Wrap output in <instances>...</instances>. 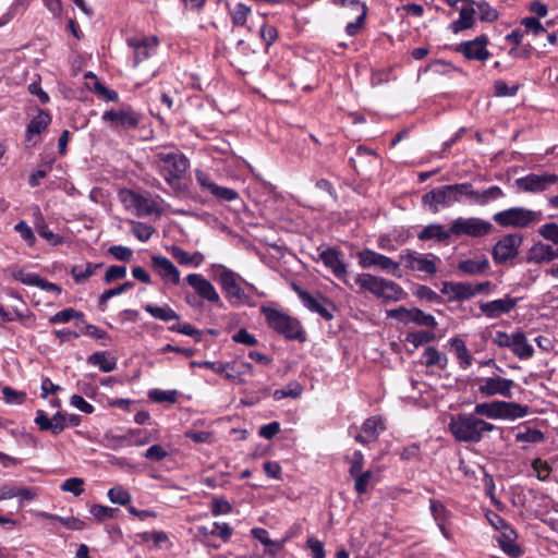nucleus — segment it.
Instances as JSON below:
<instances>
[{"mask_svg":"<svg viewBox=\"0 0 558 558\" xmlns=\"http://www.w3.org/2000/svg\"><path fill=\"white\" fill-rule=\"evenodd\" d=\"M448 429L459 442L478 444L485 434L495 430L496 426L474 413H459L450 417Z\"/></svg>","mask_w":558,"mask_h":558,"instance_id":"obj_1","label":"nucleus"},{"mask_svg":"<svg viewBox=\"0 0 558 558\" xmlns=\"http://www.w3.org/2000/svg\"><path fill=\"white\" fill-rule=\"evenodd\" d=\"M360 293L369 292L385 302H398L407 298V292L398 283L372 274H360L354 279Z\"/></svg>","mask_w":558,"mask_h":558,"instance_id":"obj_2","label":"nucleus"},{"mask_svg":"<svg viewBox=\"0 0 558 558\" xmlns=\"http://www.w3.org/2000/svg\"><path fill=\"white\" fill-rule=\"evenodd\" d=\"M544 215L541 210H533L526 207H510L496 213L493 220L504 228L529 229L543 221Z\"/></svg>","mask_w":558,"mask_h":558,"instance_id":"obj_3","label":"nucleus"},{"mask_svg":"<svg viewBox=\"0 0 558 558\" xmlns=\"http://www.w3.org/2000/svg\"><path fill=\"white\" fill-rule=\"evenodd\" d=\"M468 189L469 183L439 186L424 194L422 202L433 213H438L440 207H450L463 196L468 197Z\"/></svg>","mask_w":558,"mask_h":558,"instance_id":"obj_4","label":"nucleus"},{"mask_svg":"<svg viewBox=\"0 0 558 558\" xmlns=\"http://www.w3.org/2000/svg\"><path fill=\"white\" fill-rule=\"evenodd\" d=\"M260 312L265 316L268 326L276 332L284 336L287 339L304 341V331L296 318L265 305L260 307Z\"/></svg>","mask_w":558,"mask_h":558,"instance_id":"obj_5","label":"nucleus"},{"mask_svg":"<svg viewBox=\"0 0 558 558\" xmlns=\"http://www.w3.org/2000/svg\"><path fill=\"white\" fill-rule=\"evenodd\" d=\"M529 407L515 402L492 401L477 403L474 408L476 416H486L492 420H517L529 414Z\"/></svg>","mask_w":558,"mask_h":558,"instance_id":"obj_6","label":"nucleus"},{"mask_svg":"<svg viewBox=\"0 0 558 558\" xmlns=\"http://www.w3.org/2000/svg\"><path fill=\"white\" fill-rule=\"evenodd\" d=\"M155 166L166 182L173 186L189 168V159L181 153H157Z\"/></svg>","mask_w":558,"mask_h":558,"instance_id":"obj_7","label":"nucleus"},{"mask_svg":"<svg viewBox=\"0 0 558 558\" xmlns=\"http://www.w3.org/2000/svg\"><path fill=\"white\" fill-rule=\"evenodd\" d=\"M218 268L220 269V272L217 275L216 279L220 283L226 298L231 303H242L252 306L253 303L251 302L250 296L239 284V280H242L241 276L222 265H218Z\"/></svg>","mask_w":558,"mask_h":558,"instance_id":"obj_8","label":"nucleus"},{"mask_svg":"<svg viewBox=\"0 0 558 558\" xmlns=\"http://www.w3.org/2000/svg\"><path fill=\"white\" fill-rule=\"evenodd\" d=\"M359 259V265L366 269V268H379L388 274H391L392 276L397 278H401V269H400V263L395 262L390 257L379 254L375 251H372L369 248L357 252L356 254Z\"/></svg>","mask_w":558,"mask_h":558,"instance_id":"obj_9","label":"nucleus"},{"mask_svg":"<svg viewBox=\"0 0 558 558\" xmlns=\"http://www.w3.org/2000/svg\"><path fill=\"white\" fill-rule=\"evenodd\" d=\"M493 225L478 217L457 218L451 223L452 235L481 238L490 233Z\"/></svg>","mask_w":558,"mask_h":558,"instance_id":"obj_10","label":"nucleus"},{"mask_svg":"<svg viewBox=\"0 0 558 558\" xmlns=\"http://www.w3.org/2000/svg\"><path fill=\"white\" fill-rule=\"evenodd\" d=\"M553 185H558V175L548 172L530 173L514 181L517 190L524 193H543Z\"/></svg>","mask_w":558,"mask_h":558,"instance_id":"obj_11","label":"nucleus"},{"mask_svg":"<svg viewBox=\"0 0 558 558\" xmlns=\"http://www.w3.org/2000/svg\"><path fill=\"white\" fill-rule=\"evenodd\" d=\"M126 44L134 52V68L141 70V65L156 53L159 40L156 36L130 37L126 39Z\"/></svg>","mask_w":558,"mask_h":558,"instance_id":"obj_12","label":"nucleus"},{"mask_svg":"<svg viewBox=\"0 0 558 558\" xmlns=\"http://www.w3.org/2000/svg\"><path fill=\"white\" fill-rule=\"evenodd\" d=\"M523 238L519 233H510L499 240L493 247L492 254L496 264H504L519 254Z\"/></svg>","mask_w":558,"mask_h":558,"instance_id":"obj_13","label":"nucleus"},{"mask_svg":"<svg viewBox=\"0 0 558 558\" xmlns=\"http://www.w3.org/2000/svg\"><path fill=\"white\" fill-rule=\"evenodd\" d=\"M478 392L484 397L501 396L511 398L514 381L500 376L477 378Z\"/></svg>","mask_w":558,"mask_h":558,"instance_id":"obj_14","label":"nucleus"},{"mask_svg":"<svg viewBox=\"0 0 558 558\" xmlns=\"http://www.w3.org/2000/svg\"><path fill=\"white\" fill-rule=\"evenodd\" d=\"M519 299L512 298L509 294L502 299H496L488 302H478V308L481 313L488 319H497L502 315H507L512 312L518 305Z\"/></svg>","mask_w":558,"mask_h":558,"instance_id":"obj_15","label":"nucleus"},{"mask_svg":"<svg viewBox=\"0 0 558 558\" xmlns=\"http://www.w3.org/2000/svg\"><path fill=\"white\" fill-rule=\"evenodd\" d=\"M101 119L110 123L113 129L131 130L140 124V114L132 109L109 110L102 114Z\"/></svg>","mask_w":558,"mask_h":558,"instance_id":"obj_16","label":"nucleus"},{"mask_svg":"<svg viewBox=\"0 0 558 558\" xmlns=\"http://www.w3.org/2000/svg\"><path fill=\"white\" fill-rule=\"evenodd\" d=\"M341 252L333 247H328L319 253V259L324 263V265L331 270V272L341 280L349 288H352V284L347 278L348 275V266L340 258Z\"/></svg>","mask_w":558,"mask_h":558,"instance_id":"obj_17","label":"nucleus"},{"mask_svg":"<svg viewBox=\"0 0 558 558\" xmlns=\"http://www.w3.org/2000/svg\"><path fill=\"white\" fill-rule=\"evenodd\" d=\"M151 267L166 283L174 286L180 283V270L169 258L161 255H153Z\"/></svg>","mask_w":558,"mask_h":558,"instance_id":"obj_18","label":"nucleus"},{"mask_svg":"<svg viewBox=\"0 0 558 558\" xmlns=\"http://www.w3.org/2000/svg\"><path fill=\"white\" fill-rule=\"evenodd\" d=\"M186 282L195 290V292L204 300L214 304H220V296L213 283L199 274H190Z\"/></svg>","mask_w":558,"mask_h":558,"instance_id":"obj_19","label":"nucleus"},{"mask_svg":"<svg viewBox=\"0 0 558 558\" xmlns=\"http://www.w3.org/2000/svg\"><path fill=\"white\" fill-rule=\"evenodd\" d=\"M487 37L481 35L474 40L465 41L459 45L458 51L461 52L466 59L484 61L489 58V52L486 49Z\"/></svg>","mask_w":558,"mask_h":558,"instance_id":"obj_20","label":"nucleus"},{"mask_svg":"<svg viewBox=\"0 0 558 558\" xmlns=\"http://www.w3.org/2000/svg\"><path fill=\"white\" fill-rule=\"evenodd\" d=\"M385 429L386 426L380 416H371L363 423L361 433L355 436V441L362 445L374 442Z\"/></svg>","mask_w":558,"mask_h":558,"instance_id":"obj_21","label":"nucleus"},{"mask_svg":"<svg viewBox=\"0 0 558 558\" xmlns=\"http://www.w3.org/2000/svg\"><path fill=\"white\" fill-rule=\"evenodd\" d=\"M293 290L296 292L299 298L301 299L302 303L306 308H308L313 313H317L323 318L330 320L332 319L333 315L327 310V307L324 305V302H326V299H324L322 295L314 296L311 293L302 290L298 284H292Z\"/></svg>","mask_w":558,"mask_h":558,"instance_id":"obj_22","label":"nucleus"},{"mask_svg":"<svg viewBox=\"0 0 558 558\" xmlns=\"http://www.w3.org/2000/svg\"><path fill=\"white\" fill-rule=\"evenodd\" d=\"M440 292L447 295L449 302H462L472 299L473 291L470 282L445 281Z\"/></svg>","mask_w":558,"mask_h":558,"instance_id":"obj_23","label":"nucleus"},{"mask_svg":"<svg viewBox=\"0 0 558 558\" xmlns=\"http://www.w3.org/2000/svg\"><path fill=\"white\" fill-rule=\"evenodd\" d=\"M399 263L400 265L403 264L408 269L417 270L428 275H434L437 271L435 262L424 255H414L412 253L401 254Z\"/></svg>","mask_w":558,"mask_h":558,"instance_id":"obj_24","label":"nucleus"},{"mask_svg":"<svg viewBox=\"0 0 558 558\" xmlns=\"http://www.w3.org/2000/svg\"><path fill=\"white\" fill-rule=\"evenodd\" d=\"M558 258V247L542 242L535 243L527 252L526 262L533 264L549 263Z\"/></svg>","mask_w":558,"mask_h":558,"instance_id":"obj_25","label":"nucleus"},{"mask_svg":"<svg viewBox=\"0 0 558 558\" xmlns=\"http://www.w3.org/2000/svg\"><path fill=\"white\" fill-rule=\"evenodd\" d=\"M468 197L476 205L485 206L490 202L505 197V193L497 185L489 186L483 191H476L473 189L472 184L469 183Z\"/></svg>","mask_w":558,"mask_h":558,"instance_id":"obj_26","label":"nucleus"},{"mask_svg":"<svg viewBox=\"0 0 558 558\" xmlns=\"http://www.w3.org/2000/svg\"><path fill=\"white\" fill-rule=\"evenodd\" d=\"M489 268V260L484 255L475 258L460 260L457 266L458 271L466 276L483 275L486 274Z\"/></svg>","mask_w":558,"mask_h":558,"instance_id":"obj_27","label":"nucleus"},{"mask_svg":"<svg viewBox=\"0 0 558 558\" xmlns=\"http://www.w3.org/2000/svg\"><path fill=\"white\" fill-rule=\"evenodd\" d=\"M51 123V116L48 111L39 109L37 114L27 124L26 142H31L35 135H39Z\"/></svg>","mask_w":558,"mask_h":558,"instance_id":"obj_28","label":"nucleus"},{"mask_svg":"<svg viewBox=\"0 0 558 558\" xmlns=\"http://www.w3.org/2000/svg\"><path fill=\"white\" fill-rule=\"evenodd\" d=\"M510 350L520 360L531 359L534 354L533 347L527 342L526 336L522 331L512 333Z\"/></svg>","mask_w":558,"mask_h":558,"instance_id":"obj_29","label":"nucleus"},{"mask_svg":"<svg viewBox=\"0 0 558 558\" xmlns=\"http://www.w3.org/2000/svg\"><path fill=\"white\" fill-rule=\"evenodd\" d=\"M429 508L432 515L437 523V526L439 527L441 534L447 538H451L450 532L446 529V522L449 518V511L446 509V507L440 502L439 500L430 499L429 501Z\"/></svg>","mask_w":558,"mask_h":558,"instance_id":"obj_30","label":"nucleus"},{"mask_svg":"<svg viewBox=\"0 0 558 558\" xmlns=\"http://www.w3.org/2000/svg\"><path fill=\"white\" fill-rule=\"evenodd\" d=\"M517 534L514 530L510 526H505V530L501 533V537L499 538V545L504 553L512 558H518L522 555L521 548L514 544V539Z\"/></svg>","mask_w":558,"mask_h":558,"instance_id":"obj_31","label":"nucleus"},{"mask_svg":"<svg viewBox=\"0 0 558 558\" xmlns=\"http://www.w3.org/2000/svg\"><path fill=\"white\" fill-rule=\"evenodd\" d=\"M170 253L182 266L193 265L195 267H198L203 264L205 259L204 255L201 252L190 254L182 247L175 245L170 247Z\"/></svg>","mask_w":558,"mask_h":558,"instance_id":"obj_32","label":"nucleus"},{"mask_svg":"<svg viewBox=\"0 0 558 558\" xmlns=\"http://www.w3.org/2000/svg\"><path fill=\"white\" fill-rule=\"evenodd\" d=\"M468 3L469 5L460 10L459 19L451 24V28L454 33L470 28L474 23L475 1L470 0Z\"/></svg>","mask_w":558,"mask_h":558,"instance_id":"obj_33","label":"nucleus"},{"mask_svg":"<svg viewBox=\"0 0 558 558\" xmlns=\"http://www.w3.org/2000/svg\"><path fill=\"white\" fill-rule=\"evenodd\" d=\"M452 235L451 228L446 230L441 225H428L420 233L418 239L423 241L436 240L444 242Z\"/></svg>","mask_w":558,"mask_h":558,"instance_id":"obj_34","label":"nucleus"},{"mask_svg":"<svg viewBox=\"0 0 558 558\" xmlns=\"http://www.w3.org/2000/svg\"><path fill=\"white\" fill-rule=\"evenodd\" d=\"M117 439L126 441L131 446H144L155 439L153 434L146 429H130Z\"/></svg>","mask_w":558,"mask_h":558,"instance_id":"obj_35","label":"nucleus"},{"mask_svg":"<svg viewBox=\"0 0 558 558\" xmlns=\"http://www.w3.org/2000/svg\"><path fill=\"white\" fill-rule=\"evenodd\" d=\"M88 363L96 365L104 373H110L117 368V360L109 352H95L88 357Z\"/></svg>","mask_w":558,"mask_h":558,"instance_id":"obj_36","label":"nucleus"},{"mask_svg":"<svg viewBox=\"0 0 558 558\" xmlns=\"http://www.w3.org/2000/svg\"><path fill=\"white\" fill-rule=\"evenodd\" d=\"M144 310L149 313L155 319L161 322L179 320V314L172 310L169 305L158 306L154 304H146Z\"/></svg>","mask_w":558,"mask_h":558,"instance_id":"obj_37","label":"nucleus"},{"mask_svg":"<svg viewBox=\"0 0 558 558\" xmlns=\"http://www.w3.org/2000/svg\"><path fill=\"white\" fill-rule=\"evenodd\" d=\"M450 344L452 350L456 353L457 359L459 360V364L461 368L466 369L471 366L473 356L469 352L464 341L460 338H452L450 340Z\"/></svg>","mask_w":558,"mask_h":558,"instance_id":"obj_38","label":"nucleus"},{"mask_svg":"<svg viewBox=\"0 0 558 558\" xmlns=\"http://www.w3.org/2000/svg\"><path fill=\"white\" fill-rule=\"evenodd\" d=\"M423 356L425 357V365L427 367L437 366L439 369H445L447 367V355L437 350L435 347H427L424 350Z\"/></svg>","mask_w":558,"mask_h":558,"instance_id":"obj_39","label":"nucleus"},{"mask_svg":"<svg viewBox=\"0 0 558 558\" xmlns=\"http://www.w3.org/2000/svg\"><path fill=\"white\" fill-rule=\"evenodd\" d=\"M101 264H92L87 263L82 266H74L71 269V275L76 283H82L86 279H88L90 276L94 275L95 270L99 268Z\"/></svg>","mask_w":558,"mask_h":558,"instance_id":"obj_40","label":"nucleus"},{"mask_svg":"<svg viewBox=\"0 0 558 558\" xmlns=\"http://www.w3.org/2000/svg\"><path fill=\"white\" fill-rule=\"evenodd\" d=\"M303 392V387L298 381H292L282 389L274 391L272 397L275 400H281L284 398H299Z\"/></svg>","mask_w":558,"mask_h":558,"instance_id":"obj_41","label":"nucleus"},{"mask_svg":"<svg viewBox=\"0 0 558 558\" xmlns=\"http://www.w3.org/2000/svg\"><path fill=\"white\" fill-rule=\"evenodd\" d=\"M129 195L140 216H148L154 213V207L146 197L134 192H129Z\"/></svg>","mask_w":558,"mask_h":558,"instance_id":"obj_42","label":"nucleus"},{"mask_svg":"<svg viewBox=\"0 0 558 558\" xmlns=\"http://www.w3.org/2000/svg\"><path fill=\"white\" fill-rule=\"evenodd\" d=\"M409 322L415 323L418 326H426L435 328L437 326V322L435 317L430 314L424 313L420 308H412L409 316Z\"/></svg>","mask_w":558,"mask_h":558,"instance_id":"obj_43","label":"nucleus"},{"mask_svg":"<svg viewBox=\"0 0 558 558\" xmlns=\"http://www.w3.org/2000/svg\"><path fill=\"white\" fill-rule=\"evenodd\" d=\"M229 13L234 26H244L251 14V8L244 3H238L233 9L229 10Z\"/></svg>","mask_w":558,"mask_h":558,"instance_id":"obj_44","label":"nucleus"},{"mask_svg":"<svg viewBox=\"0 0 558 558\" xmlns=\"http://www.w3.org/2000/svg\"><path fill=\"white\" fill-rule=\"evenodd\" d=\"M41 515L47 519L58 520L62 525H64L65 527H68L70 530L80 531L85 527V522L78 518L59 517V515L50 514L47 512H43Z\"/></svg>","mask_w":558,"mask_h":558,"instance_id":"obj_45","label":"nucleus"},{"mask_svg":"<svg viewBox=\"0 0 558 558\" xmlns=\"http://www.w3.org/2000/svg\"><path fill=\"white\" fill-rule=\"evenodd\" d=\"M134 287V283L131 282V281H126L124 282L123 284H120L119 287H116L113 289H109L107 291H105L100 296H99V306L101 307V310L104 311L106 305H107V302L113 298V296H117V295H120L124 292H126L128 290L132 289Z\"/></svg>","mask_w":558,"mask_h":558,"instance_id":"obj_46","label":"nucleus"},{"mask_svg":"<svg viewBox=\"0 0 558 558\" xmlns=\"http://www.w3.org/2000/svg\"><path fill=\"white\" fill-rule=\"evenodd\" d=\"M435 339V335L433 331L420 330L409 332L407 335V341L412 343L414 348H418L424 343H428Z\"/></svg>","mask_w":558,"mask_h":558,"instance_id":"obj_47","label":"nucleus"},{"mask_svg":"<svg viewBox=\"0 0 558 558\" xmlns=\"http://www.w3.org/2000/svg\"><path fill=\"white\" fill-rule=\"evenodd\" d=\"M155 232V228L150 225L133 221L132 222V233L141 241L146 242L150 239L153 233Z\"/></svg>","mask_w":558,"mask_h":558,"instance_id":"obj_48","label":"nucleus"},{"mask_svg":"<svg viewBox=\"0 0 558 558\" xmlns=\"http://www.w3.org/2000/svg\"><path fill=\"white\" fill-rule=\"evenodd\" d=\"M191 366L211 369L216 374H223L229 368L233 369V367L231 366L230 363L211 362V361H193L191 363Z\"/></svg>","mask_w":558,"mask_h":558,"instance_id":"obj_49","label":"nucleus"},{"mask_svg":"<svg viewBox=\"0 0 558 558\" xmlns=\"http://www.w3.org/2000/svg\"><path fill=\"white\" fill-rule=\"evenodd\" d=\"M352 477L355 478L354 482V489L360 494H364L367 492V488L374 477V474L372 471H362L357 474L352 475Z\"/></svg>","mask_w":558,"mask_h":558,"instance_id":"obj_50","label":"nucleus"},{"mask_svg":"<svg viewBox=\"0 0 558 558\" xmlns=\"http://www.w3.org/2000/svg\"><path fill=\"white\" fill-rule=\"evenodd\" d=\"M108 498L112 504L121 506H126L131 501L130 493L120 486L110 488L108 492Z\"/></svg>","mask_w":558,"mask_h":558,"instance_id":"obj_51","label":"nucleus"},{"mask_svg":"<svg viewBox=\"0 0 558 558\" xmlns=\"http://www.w3.org/2000/svg\"><path fill=\"white\" fill-rule=\"evenodd\" d=\"M119 511L117 508H110L101 505H93L90 507V514L98 521H105L106 519L113 518Z\"/></svg>","mask_w":558,"mask_h":558,"instance_id":"obj_52","label":"nucleus"},{"mask_svg":"<svg viewBox=\"0 0 558 558\" xmlns=\"http://www.w3.org/2000/svg\"><path fill=\"white\" fill-rule=\"evenodd\" d=\"M149 399L155 402H169L174 403L177 401V391L175 390H160L154 389L148 393Z\"/></svg>","mask_w":558,"mask_h":558,"instance_id":"obj_53","label":"nucleus"},{"mask_svg":"<svg viewBox=\"0 0 558 558\" xmlns=\"http://www.w3.org/2000/svg\"><path fill=\"white\" fill-rule=\"evenodd\" d=\"M84 480L80 477H70L61 484V489L66 493H72L74 496H80L84 492Z\"/></svg>","mask_w":558,"mask_h":558,"instance_id":"obj_54","label":"nucleus"},{"mask_svg":"<svg viewBox=\"0 0 558 558\" xmlns=\"http://www.w3.org/2000/svg\"><path fill=\"white\" fill-rule=\"evenodd\" d=\"M481 21L494 22L498 19V12L486 1L475 2Z\"/></svg>","mask_w":558,"mask_h":558,"instance_id":"obj_55","label":"nucleus"},{"mask_svg":"<svg viewBox=\"0 0 558 558\" xmlns=\"http://www.w3.org/2000/svg\"><path fill=\"white\" fill-rule=\"evenodd\" d=\"M82 317H83L82 312H77L73 308H65L63 311L56 313L53 316H51L50 323H52V324L68 323L73 318H82Z\"/></svg>","mask_w":558,"mask_h":558,"instance_id":"obj_56","label":"nucleus"},{"mask_svg":"<svg viewBox=\"0 0 558 558\" xmlns=\"http://www.w3.org/2000/svg\"><path fill=\"white\" fill-rule=\"evenodd\" d=\"M518 442H532L537 444L544 440V434L538 429H527L515 435Z\"/></svg>","mask_w":558,"mask_h":558,"instance_id":"obj_57","label":"nucleus"},{"mask_svg":"<svg viewBox=\"0 0 558 558\" xmlns=\"http://www.w3.org/2000/svg\"><path fill=\"white\" fill-rule=\"evenodd\" d=\"M413 294L416 298L422 299V300H427L429 302H435V303H441V298L433 289H430L427 286H417L414 289Z\"/></svg>","mask_w":558,"mask_h":558,"instance_id":"obj_58","label":"nucleus"},{"mask_svg":"<svg viewBox=\"0 0 558 558\" xmlns=\"http://www.w3.org/2000/svg\"><path fill=\"white\" fill-rule=\"evenodd\" d=\"M539 235L545 240L558 245V225L555 222L545 223L538 229Z\"/></svg>","mask_w":558,"mask_h":558,"instance_id":"obj_59","label":"nucleus"},{"mask_svg":"<svg viewBox=\"0 0 558 558\" xmlns=\"http://www.w3.org/2000/svg\"><path fill=\"white\" fill-rule=\"evenodd\" d=\"M38 234L47 240L51 245H59L62 242V238L54 234L44 221L36 226Z\"/></svg>","mask_w":558,"mask_h":558,"instance_id":"obj_60","label":"nucleus"},{"mask_svg":"<svg viewBox=\"0 0 558 558\" xmlns=\"http://www.w3.org/2000/svg\"><path fill=\"white\" fill-rule=\"evenodd\" d=\"M3 399L7 403L10 404H21L25 400V392L17 391L12 389L11 387H4L2 389Z\"/></svg>","mask_w":558,"mask_h":558,"instance_id":"obj_61","label":"nucleus"},{"mask_svg":"<svg viewBox=\"0 0 558 558\" xmlns=\"http://www.w3.org/2000/svg\"><path fill=\"white\" fill-rule=\"evenodd\" d=\"M143 456L147 460L159 462L168 456V451L160 445H153Z\"/></svg>","mask_w":558,"mask_h":558,"instance_id":"obj_62","label":"nucleus"},{"mask_svg":"<svg viewBox=\"0 0 558 558\" xmlns=\"http://www.w3.org/2000/svg\"><path fill=\"white\" fill-rule=\"evenodd\" d=\"M495 95L498 97H511L514 96L519 89V85L509 87L502 80H498L494 83Z\"/></svg>","mask_w":558,"mask_h":558,"instance_id":"obj_63","label":"nucleus"},{"mask_svg":"<svg viewBox=\"0 0 558 558\" xmlns=\"http://www.w3.org/2000/svg\"><path fill=\"white\" fill-rule=\"evenodd\" d=\"M232 340L236 343H242L248 347H254L258 343L254 335L250 333L245 328H241L232 336Z\"/></svg>","mask_w":558,"mask_h":558,"instance_id":"obj_64","label":"nucleus"}]
</instances>
